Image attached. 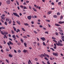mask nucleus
<instances>
[{
	"label": "nucleus",
	"mask_w": 64,
	"mask_h": 64,
	"mask_svg": "<svg viewBox=\"0 0 64 64\" xmlns=\"http://www.w3.org/2000/svg\"><path fill=\"white\" fill-rule=\"evenodd\" d=\"M13 14L14 16H17V17H20V16H19L18 15V14H17V13L14 12L13 13Z\"/></svg>",
	"instance_id": "1"
},
{
	"label": "nucleus",
	"mask_w": 64,
	"mask_h": 64,
	"mask_svg": "<svg viewBox=\"0 0 64 64\" xmlns=\"http://www.w3.org/2000/svg\"><path fill=\"white\" fill-rule=\"evenodd\" d=\"M56 44L57 45H58V46H63V44L60 43H56Z\"/></svg>",
	"instance_id": "2"
},
{
	"label": "nucleus",
	"mask_w": 64,
	"mask_h": 64,
	"mask_svg": "<svg viewBox=\"0 0 64 64\" xmlns=\"http://www.w3.org/2000/svg\"><path fill=\"white\" fill-rule=\"evenodd\" d=\"M53 55H54V56H58V53H53Z\"/></svg>",
	"instance_id": "3"
},
{
	"label": "nucleus",
	"mask_w": 64,
	"mask_h": 64,
	"mask_svg": "<svg viewBox=\"0 0 64 64\" xmlns=\"http://www.w3.org/2000/svg\"><path fill=\"white\" fill-rule=\"evenodd\" d=\"M32 16H28V19H29V20H30L31 19V17Z\"/></svg>",
	"instance_id": "4"
},
{
	"label": "nucleus",
	"mask_w": 64,
	"mask_h": 64,
	"mask_svg": "<svg viewBox=\"0 0 64 64\" xmlns=\"http://www.w3.org/2000/svg\"><path fill=\"white\" fill-rule=\"evenodd\" d=\"M58 23L60 24H62L64 23V22L60 21L58 22Z\"/></svg>",
	"instance_id": "5"
},
{
	"label": "nucleus",
	"mask_w": 64,
	"mask_h": 64,
	"mask_svg": "<svg viewBox=\"0 0 64 64\" xmlns=\"http://www.w3.org/2000/svg\"><path fill=\"white\" fill-rule=\"evenodd\" d=\"M6 3L8 4H10V2L9 0H8L6 1Z\"/></svg>",
	"instance_id": "6"
},
{
	"label": "nucleus",
	"mask_w": 64,
	"mask_h": 64,
	"mask_svg": "<svg viewBox=\"0 0 64 64\" xmlns=\"http://www.w3.org/2000/svg\"><path fill=\"white\" fill-rule=\"evenodd\" d=\"M16 22L18 24H19V25H20L21 24V23H20V22L19 21L17 20L16 21Z\"/></svg>",
	"instance_id": "7"
},
{
	"label": "nucleus",
	"mask_w": 64,
	"mask_h": 64,
	"mask_svg": "<svg viewBox=\"0 0 64 64\" xmlns=\"http://www.w3.org/2000/svg\"><path fill=\"white\" fill-rule=\"evenodd\" d=\"M40 39L42 40V41H44V40H45V38H44V37H41L40 38Z\"/></svg>",
	"instance_id": "8"
},
{
	"label": "nucleus",
	"mask_w": 64,
	"mask_h": 64,
	"mask_svg": "<svg viewBox=\"0 0 64 64\" xmlns=\"http://www.w3.org/2000/svg\"><path fill=\"white\" fill-rule=\"evenodd\" d=\"M1 19H3V20H5V17H4V16H1Z\"/></svg>",
	"instance_id": "9"
},
{
	"label": "nucleus",
	"mask_w": 64,
	"mask_h": 64,
	"mask_svg": "<svg viewBox=\"0 0 64 64\" xmlns=\"http://www.w3.org/2000/svg\"><path fill=\"white\" fill-rule=\"evenodd\" d=\"M62 41H64V36H62Z\"/></svg>",
	"instance_id": "10"
},
{
	"label": "nucleus",
	"mask_w": 64,
	"mask_h": 64,
	"mask_svg": "<svg viewBox=\"0 0 64 64\" xmlns=\"http://www.w3.org/2000/svg\"><path fill=\"white\" fill-rule=\"evenodd\" d=\"M12 37L14 38V39H16V38L15 37V34L13 35L12 36Z\"/></svg>",
	"instance_id": "11"
},
{
	"label": "nucleus",
	"mask_w": 64,
	"mask_h": 64,
	"mask_svg": "<svg viewBox=\"0 0 64 64\" xmlns=\"http://www.w3.org/2000/svg\"><path fill=\"white\" fill-rule=\"evenodd\" d=\"M41 56L42 57H46V56H45V54H41Z\"/></svg>",
	"instance_id": "12"
},
{
	"label": "nucleus",
	"mask_w": 64,
	"mask_h": 64,
	"mask_svg": "<svg viewBox=\"0 0 64 64\" xmlns=\"http://www.w3.org/2000/svg\"><path fill=\"white\" fill-rule=\"evenodd\" d=\"M32 17L33 18H37V16H32Z\"/></svg>",
	"instance_id": "13"
},
{
	"label": "nucleus",
	"mask_w": 64,
	"mask_h": 64,
	"mask_svg": "<svg viewBox=\"0 0 64 64\" xmlns=\"http://www.w3.org/2000/svg\"><path fill=\"white\" fill-rule=\"evenodd\" d=\"M23 52H24V53H26V52H27V50H23Z\"/></svg>",
	"instance_id": "14"
},
{
	"label": "nucleus",
	"mask_w": 64,
	"mask_h": 64,
	"mask_svg": "<svg viewBox=\"0 0 64 64\" xmlns=\"http://www.w3.org/2000/svg\"><path fill=\"white\" fill-rule=\"evenodd\" d=\"M13 28L14 29V31H16V28L14 26H13Z\"/></svg>",
	"instance_id": "15"
},
{
	"label": "nucleus",
	"mask_w": 64,
	"mask_h": 64,
	"mask_svg": "<svg viewBox=\"0 0 64 64\" xmlns=\"http://www.w3.org/2000/svg\"><path fill=\"white\" fill-rule=\"evenodd\" d=\"M55 25L56 26H60V24H55Z\"/></svg>",
	"instance_id": "16"
},
{
	"label": "nucleus",
	"mask_w": 64,
	"mask_h": 64,
	"mask_svg": "<svg viewBox=\"0 0 64 64\" xmlns=\"http://www.w3.org/2000/svg\"><path fill=\"white\" fill-rule=\"evenodd\" d=\"M58 4L60 6H61V2H58Z\"/></svg>",
	"instance_id": "17"
},
{
	"label": "nucleus",
	"mask_w": 64,
	"mask_h": 64,
	"mask_svg": "<svg viewBox=\"0 0 64 64\" xmlns=\"http://www.w3.org/2000/svg\"><path fill=\"white\" fill-rule=\"evenodd\" d=\"M44 54L45 55V56H47V57H48V58H49L50 57H49V55H48V54H45V53H44Z\"/></svg>",
	"instance_id": "18"
},
{
	"label": "nucleus",
	"mask_w": 64,
	"mask_h": 64,
	"mask_svg": "<svg viewBox=\"0 0 64 64\" xmlns=\"http://www.w3.org/2000/svg\"><path fill=\"white\" fill-rule=\"evenodd\" d=\"M24 24L25 26H29V24L27 23H25Z\"/></svg>",
	"instance_id": "19"
},
{
	"label": "nucleus",
	"mask_w": 64,
	"mask_h": 64,
	"mask_svg": "<svg viewBox=\"0 0 64 64\" xmlns=\"http://www.w3.org/2000/svg\"><path fill=\"white\" fill-rule=\"evenodd\" d=\"M51 13H52V11H50L49 12H48V14H51Z\"/></svg>",
	"instance_id": "20"
},
{
	"label": "nucleus",
	"mask_w": 64,
	"mask_h": 64,
	"mask_svg": "<svg viewBox=\"0 0 64 64\" xmlns=\"http://www.w3.org/2000/svg\"><path fill=\"white\" fill-rule=\"evenodd\" d=\"M20 41L22 43H24V41H23V39H22V38H21L20 39Z\"/></svg>",
	"instance_id": "21"
},
{
	"label": "nucleus",
	"mask_w": 64,
	"mask_h": 64,
	"mask_svg": "<svg viewBox=\"0 0 64 64\" xmlns=\"http://www.w3.org/2000/svg\"><path fill=\"white\" fill-rule=\"evenodd\" d=\"M1 33L2 34V35H4V32H3L2 31H1Z\"/></svg>",
	"instance_id": "22"
},
{
	"label": "nucleus",
	"mask_w": 64,
	"mask_h": 64,
	"mask_svg": "<svg viewBox=\"0 0 64 64\" xmlns=\"http://www.w3.org/2000/svg\"><path fill=\"white\" fill-rule=\"evenodd\" d=\"M6 22H8V21H9V20L8 19L6 18Z\"/></svg>",
	"instance_id": "23"
},
{
	"label": "nucleus",
	"mask_w": 64,
	"mask_h": 64,
	"mask_svg": "<svg viewBox=\"0 0 64 64\" xmlns=\"http://www.w3.org/2000/svg\"><path fill=\"white\" fill-rule=\"evenodd\" d=\"M4 34H5L6 35H7L8 34V33L7 32H4Z\"/></svg>",
	"instance_id": "24"
},
{
	"label": "nucleus",
	"mask_w": 64,
	"mask_h": 64,
	"mask_svg": "<svg viewBox=\"0 0 64 64\" xmlns=\"http://www.w3.org/2000/svg\"><path fill=\"white\" fill-rule=\"evenodd\" d=\"M53 16L54 18H56L57 17V16H56V15H54Z\"/></svg>",
	"instance_id": "25"
},
{
	"label": "nucleus",
	"mask_w": 64,
	"mask_h": 64,
	"mask_svg": "<svg viewBox=\"0 0 64 64\" xmlns=\"http://www.w3.org/2000/svg\"><path fill=\"white\" fill-rule=\"evenodd\" d=\"M9 43L10 45H11V44L12 45H13V44L12 43L11 41H9Z\"/></svg>",
	"instance_id": "26"
},
{
	"label": "nucleus",
	"mask_w": 64,
	"mask_h": 64,
	"mask_svg": "<svg viewBox=\"0 0 64 64\" xmlns=\"http://www.w3.org/2000/svg\"><path fill=\"white\" fill-rule=\"evenodd\" d=\"M12 33V34H14V32L13 30H12L11 31Z\"/></svg>",
	"instance_id": "27"
},
{
	"label": "nucleus",
	"mask_w": 64,
	"mask_h": 64,
	"mask_svg": "<svg viewBox=\"0 0 64 64\" xmlns=\"http://www.w3.org/2000/svg\"><path fill=\"white\" fill-rule=\"evenodd\" d=\"M18 32H20V30L19 29H18L16 31V32L17 33H18Z\"/></svg>",
	"instance_id": "28"
},
{
	"label": "nucleus",
	"mask_w": 64,
	"mask_h": 64,
	"mask_svg": "<svg viewBox=\"0 0 64 64\" xmlns=\"http://www.w3.org/2000/svg\"><path fill=\"white\" fill-rule=\"evenodd\" d=\"M22 30L23 31H26L25 30V29H24V28H22Z\"/></svg>",
	"instance_id": "29"
},
{
	"label": "nucleus",
	"mask_w": 64,
	"mask_h": 64,
	"mask_svg": "<svg viewBox=\"0 0 64 64\" xmlns=\"http://www.w3.org/2000/svg\"><path fill=\"white\" fill-rule=\"evenodd\" d=\"M9 56L10 57H13V56L10 54H9Z\"/></svg>",
	"instance_id": "30"
},
{
	"label": "nucleus",
	"mask_w": 64,
	"mask_h": 64,
	"mask_svg": "<svg viewBox=\"0 0 64 64\" xmlns=\"http://www.w3.org/2000/svg\"><path fill=\"white\" fill-rule=\"evenodd\" d=\"M29 62H28V64H30V63H31V61L30 60H29Z\"/></svg>",
	"instance_id": "31"
},
{
	"label": "nucleus",
	"mask_w": 64,
	"mask_h": 64,
	"mask_svg": "<svg viewBox=\"0 0 64 64\" xmlns=\"http://www.w3.org/2000/svg\"><path fill=\"white\" fill-rule=\"evenodd\" d=\"M52 39H54V40H56V38H54V37H52Z\"/></svg>",
	"instance_id": "32"
},
{
	"label": "nucleus",
	"mask_w": 64,
	"mask_h": 64,
	"mask_svg": "<svg viewBox=\"0 0 64 64\" xmlns=\"http://www.w3.org/2000/svg\"><path fill=\"white\" fill-rule=\"evenodd\" d=\"M33 9L34 10V11H35L36 12H37V10H36V9H35V8H33Z\"/></svg>",
	"instance_id": "33"
},
{
	"label": "nucleus",
	"mask_w": 64,
	"mask_h": 64,
	"mask_svg": "<svg viewBox=\"0 0 64 64\" xmlns=\"http://www.w3.org/2000/svg\"><path fill=\"white\" fill-rule=\"evenodd\" d=\"M24 45L26 47H27V44L26 43H24Z\"/></svg>",
	"instance_id": "34"
},
{
	"label": "nucleus",
	"mask_w": 64,
	"mask_h": 64,
	"mask_svg": "<svg viewBox=\"0 0 64 64\" xmlns=\"http://www.w3.org/2000/svg\"><path fill=\"white\" fill-rule=\"evenodd\" d=\"M62 19H63V16H61L60 19V20H61Z\"/></svg>",
	"instance_id": "35"
},
{
	"label": "nucleus",
	"mask_w": 64,
	"mask_h": 64,
	"mask_svg": "<svg viewBox=\"0 0 64 64\" xmlns=\"http://www.w3.org/2000/svg\"><path fill=\"white\" fill-rule=\"evenodd\" d=\"M53 41H54V42H55V43H56L58 42L57 41L55 40H53Z\"/></svg>",
	"instance_id": "36"
},
{
	"label": "nucleus",
	"mask_w": 64,
	"mask_h": 64,
	"mask_svg": "<svg viewBox=\"0 0 64 64\" xmlns=\"http://www.w3.org/2000/svg\"><path fill=\"white\" fill-rule=\"evenodd\" d=\"M4 24L6 25H7V23L6 22H4Z\"/></svg>",
	"instance_id": "37"
},
{
	"label": "nucleus",
	"mask_w": 64,
	"mask_h": 64,
	"mask_svg": "<svg viewBox=\"0 0 64 64\" xmlns=\"http://www.w3.org/2000/svg\"><path fill=\"white\" fill-rule=\"evenodd\" d=\"M60 35H64V34H63V32H60Z\"/></svg>",
	"instance_id": "38"
},
{
	"label": "nucleus",
	"mask_w": 64,
	"mask_h": 64,
	"mask_svg": "<svg viewBox=\"0 0 64 64\" xmlns=\"http://www.w3.org/2000/svg\"><path fill=\"white\" fill-rule=\"evenodd\" d=\"M43 45H44L45 46H46V44L45 43V42H43Z\"/></svg>",
	"instance_id": "39"
},
{
	"label": "nucleus",
	"mask_w": 64,
	"mask_h": 64,
	"mask_svg": "<svg viewBox=\"0 0 64 64\" xmlns=\"http://www.w3.org/2000/svg\"><path fill=\"white\" fill-rule=\"evenodd\" d=\"M59 30L60 32H63V30H62L59 29Z\"/></svg>",
	"instance_id": "40"
},
{
	"label": "nucleus",
	"mask_w": 64,
	"mask_h": 64,
	"mask_svg": "<svg viewBox=\"0 0 64 64\" xmlns=\"http://www.w3.org/2000/svg\"><path fill=\"white\" fill-rule=\"evenodd\" d=\"M57 15H60V13L59 12H58L57 13Z\"/></svg>",
	"instance_id": "41"
},
{
	"label": "nucleus",
	"mask_w": 64,
	"mask_h": 64,
	"mask_svg": "<svg viewBox=\"0 0 64 64\" xmlns=\"http://www.w3.org/2000/svg\"><path fill=\"white\" fill-rule=\"evenodd\" d=\"M50 49H52V51H55V50H54V49L53 48H50Z\"/></svg>",
	"instance_id": "42"
},
{
	"label": "nucleus",
	"mask_w": 64,
	"mask_h": 64,
	"mask_svg": "<svg viewBox=\"0 0 64 64\" xmlns=\"http://www.w3.org/2000/svg\"><path fill=\"white\" fill-rule=\"evenodd\" d=\"M2 29H5V27H4L3 26L1 27Z\"/></svg>",
	"instance_id": "43"
},
{
	"label": "nucleus",
	"mask_w": 64,
	"mask_h": 64,
	"mask_svg": "<svg viewBox=\"0 0 64 64\" xmlns=\"http://www.w3.org/2000/svg\"><path fill=\"white\" fill-rule=\"evenodd\" d=\"M23 38H27V36H23Z\"/></svg>",
	"instance_id": "44"
},
{
	"label": "nucleus",
	"mask_w": 64,
	"mask_h": 64,
	"mask_svg": "<svg viewBox=\"0 0 64 64\" xmlns=\"http://www.w3.org/2000/svg\"><path fill=\"white\" fill-rule=\"evenodd\" d=\"M47 63L48 64H50L49 61H48L47 62Z\"/></svg>",
	"instance_id": "45"
},
{
	"label": "nucleus",
	"mask_w": 64,
	"mask_h": 64,
	"mask_svg": "<svg viewBox=\"0 0 64 64\" xmlns=\"http://www.w3.org/2000/svg\"><path fill=\"white\" fill-rule=\"evenodd\" d=\"M44 59H45L46 60H48V59L46 57Z\"/></svg>",
	"instance_id": "46"
},
{
	"label": "nucleus",
	"mask_w": 64,
	"mask_h": 64,
	"mask_svg": "<svg viewBox=\"0 0 64 64\" xmlns=\"http://www.w3.org/2000/svg\"><path fill=\"white\" fill-rule=\"evenodd\" d=\"M6 51H7L8 52L9 51V49H8V48H7V49L6 48Z\"/></svg>",
	"instance_id": "47"
},
{
	"label": "nucleus",
	"mask_w": 64,
	"mask_h": 64,
	"mask_svg": "<svg viewBox=\"0 0 64 64\" xmlns=\"http://www.w3.org/2000/svg\"><path fill=\"white\" fill-rule=\"evenodd\" d=\"M6 62H8V63H9V61H8V60H7V59H6Z\"/></svg>",
	"instance_id": "48"
},
{
	"label": "nucleus",
	"mask_w": 64,
	"mask_h": 64,
	"mask_svg": "<svg viewBox=\"0 0 64 64\" xmlns=\"http://www.w3.org/2000/svg\"><path fill=\"white\" fill-rule=\"evenodd\" d=\"M35 60L36 61H37L38 60V59H37V58H36L35 59Z\"/></svg>",
	"instance_id": "49"
},
{
	"label": "nucleus",
	"mask_w": 64,
	"mask_h": 64,
	"mask_svg": "<svg viewBox=\"0 0 64 64\" xmlns=\"http://www.w3.org/2000/svg\"><path fill=\"white\" fill-rule=\"evenodd\" d=\"M45 33L46 34H48V32H45Z\"/></svg>",
	"instance_id": "50"
},
{
	"label": "nucleus",
	"mask_w": 64,
	"mask_h": 64,
	"mask_svg": "<svg viewBox=\"0 0 64 64\" xmlns=\"http://www.w3.org/2000/svg\"><path fill=\"white\" fill-rule=\"evenodd\" d=\"M34 33H35V34H37V32H36L35 31H34Z\"/></svg>",
	"instance_id": "51"
},
{
	"label": "nucleus",
	"mask_w": 64,
	"mask_h": 64,
	"mask_svg": "<svg viewBox=\"0 0 64 64\" xmlns=\"http://www.w3.org/2000/svg\"><path fill=\"white\" fill-rule=\"evenodd\" d=\"M4 36L5 37V38H7V36H6V35L5 34Z\"/></svg>",
	"instance_id": "52"
},
{
	"label": "nucleus",
	"mask_w": 64,
	"mask_h": 64,
	"mask_svg": "<svg viewBox=\"0 0 64 64\" xmlns=\"http://www.w3.org/2000/svg\"><path fill=\"white\" fill-rule=\"evenodd\" d=\"M16 3L18 5H19V2H16Z\"/></svg>",
	"instance_id": "53"
},
{
	"label": "nucleus",
	"mask_w": 64,
	"mask_h": 64,
	"mask_svg": "<svg viewBox=\"0 0 64 64\" xmlns=\"http://www.w3.org/2000/svg\"><path fill=\"white\" fill-rule=\"evenodd\" d=\"M18 52H19V53H20V52H21V50H18Z\"/></svg>",
	"instance_id": "54"
},
{
	"label": "nucleus",
	"mask_w": 64,
	"mask_h": 64,
	"mask_svg": "<svg viewBox=\"0 0 64 64\" xmlns=\"http://www.w3.org/2000/svg\"><path fill=\"white\" fill-rule=\"evenodd\" d=\"M29 9H31L32 8L30 6H29Z\"/></svg>",
	"instance_id": "55"
},
{
	"label": "nucleus",
	"mask_w": 64,
	"mask_h": 64,
	"mask_svg": "<svg viewBox=\"0 0 64 64\" xmlns=\"http://www.w3.org/2000/svg\"><path fill=\"white\" fill-rule=\"evenodd\" d=\"M20 7L22 8H23V6H20Z\"/></svg>",
	"instance_id": "56"
},
{
	"label": "nucleus",
	"mask_w": 64,
	"mask_h": 64,
	"mask_svg": "<svg viewBox=\"0 0 64 64\" xmlns=\"http://www.w3.org/2000/svg\"><path fill=\"white\" fill-rule=\"evenodd\" d=\"M46 21L47 22H50V20H46Z\"/></svg>",
	"instance_id": "57"
},
{
	"label": "nucleus",
	"mask_w": 64,
	"mask_h": 64,
	"mask_svg": "<svg viewBox=\"0 0 64 64\" xmlns=\"http://www.w3.org/2000/svg\"><path fill=\"white\" fill-rule=\"evenodd\" d=\"M52 4V5H54V2H52L51 3Z\"/></svg>",
	"instance_id": "58"
},
{
	"label": "nucleus",
	"mask_w": 64,
	"mask_h": 64,
	"mask_svg": "<svg viewBox=\"0 0 64 64\" xmlns=\"http://www.w3.org/2000/svg\"><path fill=\"white\" fill-rule=\"evenodd\" d=\"M16 37H17V38H19V36H18V35H16Z\"/></svg>",
	"instance_id": "59"
},
{
	"label": "nucleus",
	"mask_w": 64,
	"mask_h": 64,
	"mask_svg": "<svg viewBox=\"0 0 64 64\" xmlns=\"http://www.w3.org/2000/svg\"><path fill=\"white\" fill-rule=\"evenodd\" d=\"M1 52H3V49L1 50Z\"/></svg>",
	"instance_id": "60"
},
{
	"label": "nucleus",
	"mask_w": 64,
	"mask_h": 64,
	"mask_svg": "<svg viewBox=\"0 0 64 64\" xmlns=\"http://www.w3.org/2000/svg\"><path fill=\"white\" fill-rule=\"evenodd\" d=\"M14 52L15 53H17V51H16V50H14Z\"/></svg>",
	"instance_id": "61"
},
{
	"label": "nucleus",
	"mask_w": 64,
	"mask_h": 64,
	"mask_svg": "<svg viewBox=\"0 0 64 64\" xmlns=\"http://www.w3.org/2000/svg\"><path fill=\"white\" fill-rule=\"evenodd\" d=\"M60 55L62 56H64L63 55V54H61Z\"/></svg>",
	"instance_id": "62"
},
{
	"label": "nucleus",
	"mask_w": 64,
	"mask_h": 64,
	"mask_svg": "<svg viewBox=\"0 0 64 64\" xmlns=\"http://www.w3.org/2000/svg\"><path fill=\"white\" fill-rule=\"evenodd\" d=\"M24 9H27V8H26V7L25 6L24 7Z\"/></svg>",
	"instance_id": "63"
},
{
	"label": "nucleus",
	"mask_w": 64,
	"mask_h": 64,
	"mask_svg": "<svg viewBox=\"0 0 64 64\" xmlns=\"http://www.w3.org/2000/svg\"><path fill=\"white\" fill-rule=\"evenodd\" d=\"M7 44L8 46H9L10 45V44L9 43H8V42L7 43Z\"/></svg>",
	"instance_id": "64"
}]
</instances>
